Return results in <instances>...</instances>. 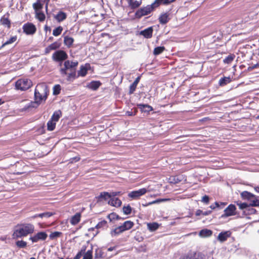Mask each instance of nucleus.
Returning <instances> with one entry per match:
<instances>
[{
	"label": "nucleus",
	"mask_w": 259,
	"mask_h": 259,
	"mask_svg": "<svg viewBox=\"0 0 259 259\" xmlns=\"http://www.w3.org/2000/svg\"><path fill=\"white\" fill-rule=\"evenodd\" d=\"M78 65V62L77 61L66 60L64 62L63 67L60 69L61 75L62 76H66L67 81H73L77 78L76 68Z\"/></svg>",
	"instance_id": "obj_1"
},
{
	"label": "nucleus",
	"mask_w": 259,
	"mask_h": 259,
	"mask_svg": "<svg viewBox=\"0 0 259 259\" xmlns=\"http://www.w3.org/2000/svg\"><path fill=\"white\" fill-rule=\"evenodd\" d=\"M34 231V226L31 224H18L12 234L14 239L26 237L29 234H32Z\"/></svg>",
	"instance_id": "obj_2"
},
{
	"label": "nucleus",
	"mask_w": 259,
	"mask_h": 259,
	"mask_svg": "<svg viewBox=\"0 0 259 259\" xmlns=\"http://www.w3.org/2000/svg\"><path fill=\"white\" fill-rule=\"evenodd\" d=\"M49 93L47 86L45 83L38 84L35 89L34 104L38 106L43 101H45Z\"/></svg>",
	"instance_id": "obj_3"
},
{
	"label": "nucleus",
	"mask_w": 259,
	"mask_h": 259,
	"mask_svg": "<svg viewBox=\"0 0 259 259\" xmlns=\"http://www.w3.org/2000/svg\"><path fill=\"white\" fill-rule=\"evenodd\" d=\"M134 226V223L131 221H126L121 225L116 227L110 231L112 237L116 236L122 232L129 230Z\"/></svg>",
	"instance_id": "obj_4"
},
{
	"label": "nucleus",
	"mask_w": 259,
	"mask_h": 259,
	"mask_svg": "<svg viewBox=\"0 0 259 259\" xmlns=\"http://www.w3.org/2000/svg\"><path fill=\"white\" fill-rule=\"evenodd\" d=\"M155 8H156V7L155 5H153V3L151 5L141 8L136 12L135 14V17L140 19L143 16L150 14Z\"/></svg>",
	"instance_id": "obj_5"
},
{
	"label": "nucleus",
	"mask_w": 259,
	"mask_h": 259,
	"mask_svg": "<svg viewBox=\"0 0 259 259\" xmlns=\"http://www.w3.org/2000/svg\"><path fill=\"white\" fill-rule=\"evenodd\" d=\"M32 85L31 80L28 78H21L15 83V87L17 90L26 91L30 88Z\"/></svg>",
	"instance_id": "obj_6"
},
{
	"label": "nucleus",
	"mask_w": 259,
	"mask_h": 259,
	"mask_svg": "<svg viewBox=\"0 0 259 259\" xmlns=\"http://www.w3.org/2000/svg\"><path fill=\"white\" fill-rule=\"evenodd\" d=\"M179 259H206V256L200 251H190L181 255Z\"/></svg>",
	"instance_id": "obj_7"
},
{
	"label": "nucleus",
	"mask_w": 259,
	"mask_h": 259,
	"mask_svg": "<svg viewBox=\"0 0 259 259\" xmlns=\"http://www.w3.org/2000/svg\"><path fill=\"white\" fill-rule=\"evenodd\" d=\"M68 55L63 50H58L55 51L52 55V59L54 61L62 62L63 61L67 60Z\"/></svg>",
	"instance_id": "obj_8"
},
{
	"label": "nucleus",
	"mask_w": 259,
	"mask_h": 259,
	"mask_svg": "<svg viewBox=\"0 0 259 259\" xmlns=\"http://www.w3.org/2000/svg\"><path fill=\"white\" fill-rule=\"evenodd\" d=\"M23 31L26 35H33L36 31V27L34 24L30 22L25 23L22 27Z\"/></svg>",
	"instance_id": "obj_9"
},
{
	"label": "nucleus",
	"mask_w": 259,
	"mask_h": 259,
	"mask_svg": "<svg viewBox=\"0 0 259 259\" xmlns=\"http://www.w3.org/2000/svg\"><path fill=\"white\" fill-rule=\"evenodd\" d=\"M236 214V207L235 205L231 204L225 209L224 213L221 215V218H225Z\"/></svg>",
	"instance_id": "obj_10"
},
{
	"label": "nucleus",
	"mask_w": 259,
	"mask_h": 259,
	"mask_svg": "<svg viewBox=\"0 0 259 259\" xmlns=\"http://www.w3.org/2000/svg\"><path fill=\"white\" fill-rule=\"evenodd\" d=\"M147 192V189L144 188L138 190L133 191L128 194V197L133 200L138 199Z\"/></svg>",
	"instance_id": "obj_11"
},
{
	"label": "nucleus",
	"mask_w": 259,
	"mask_h": 259,
	"mask_svg": "<svg viewBox=\"0 0 259 259\" xmlns=\"http://www.w3.org/2000/svg\"><path fill=\"white\" fill-rule=\"evenodd\" d=\"M48 237V234L45 232H39L33 236H31L29 239L33 242H37L39 241H45Z\"/></svg>",
	"instance_id": "obj_12"
},
{
	"label": "nucleus",
	"mask_w": 259,
	"mask_h": 259,
	"mask_svg": "<svg viewBox=\"0 0 259 259\" xmlns=\"http://www.w3.org/2000/svg\"><path fill=\"white\" fill-rule=\"evenodd\" d=\"M61 44L60 42L58 41H55L49 46H48L45 50V52L46 54H49L51 51L53 50H57L60 48Z\"/></svg>",
	"instance_id": "obj_13"
},
{
	"label": "nucleus",
	"mask_w": 259,
	"mask_h": 259,
	"mask_svg": "<svg viewBox=\"0 0 259 259\" xmlns=\"http://www.w3.org/2000/svg\"><path fill=\"white\" fill-rule=\"evenodd\" d=\"M231 236V232L230 231L222 232L219 233L218 239L221 242H224Z\"/></svg>",
	"instance_id": "obj_14"
},
{
	"label": "nucleus",
	"mask_w": 259,
	"mask_h": 259,
	"mask_svg": "<svg viewBox=\"0 0 259 259\" xmlns=\"http://www.w3.org/2000/svg\"><path fill=\"white\" fill-rule=\"evenodd\" d=\"M108 204L116 207H120L122 204L121 200L117 197L110 198L108 202Z\"/></svg>",
	"instance_id": "obj_15"
},
{
	"label": "nucleus",
	"mask_w": 259,
	"mask_h": 259,
	"mask_svg": "<svg viewBox=\"0 0 259 259\" xmlns=\"http://www.w3.org/2000/svg\"><path fill=\"white\" fill-rule=\"evenodd\" d=\"M67 16L66 13L62 11H60L54 16V18L58 22L60 23L64 21L67 18Z\"/></svg>",
	"instance_id": "obj_16"
},
{
	"label": "nucleus",
	"mask_w": 259,
	"mask_h": 259,
	"mask_svg": "<svg viewBox=\"0 0 259 259\" xmlns=\"http://www.w3.org/2000/svg\"><path fill=\"white\" fill-rule=\"evenodd\" d=\"M137 106L142 112L149 113L153 110V107L148 104H140Z\"/></svg>",
	"instance_id": "obj_17"
},
{
	"label": "nucleus",
	"mask_w": 259,
	"mask_h": 259,
	"mask_svg": "<svg viewBox=\"0 0 259 259\" xmlns=\"http://www.w3.org/2000/svg\"><path fill=\"white\" fill-rule=\"evenodd\" d=\"M153 31V28L150 27L141 31L140 34L146 38H150L152 37Z\"/></svg>",
	"instance_id": "obj_18"
},
{
	"label": "nucleus",
	"mask_w": 259,
	"mask_h": 259,
	"mask_svg": "<svg viewBox=\"0 0 259 259\" xmlns=\"http://www.w3.org/2000/svg\"><path fill=\"white\" fill-rule=\"evenodd\" d=\"M45 0H37L36 3L33 4L32 7L34 10L35 12L40 11L43 8V3H45Z\"/></svg>",
	"instance_id": "obj_19"
},
{
	"label": "nucleus",
	"mask_w": 259,
	"mask_h": 259,
	"mask_svg": "<svg viewBox=\"0 0 259 259\" xmlns=\"http://www.w3.org/2000/svg\"><path fill=\"white\" fill-rule=\"evenodd\" d=\"M81 213L77 212L74 215H73L70 220V223L72 225H77L80 221L81 219Z\"/></svg>",
	"instance_id": "obj_20"
},
{
	"label": "nucleus",
	"mask_w": 259,
	"mask_h": 259,
	"mask_svg": "<svg viewBox=\"0 0 259 259\" xmlns=\"http://www.w3.org/2000/svg\"><path fill=\"white\" fill-rule=\"evenodd\" d=\"M102 83L98 80V81H92L88 85V88L93 90L96 91L99 89V88L101 85Z\"/></svg>",
	"instance_id": "obj_21"
},
{
	"label": "nucleus",
	"mask_w": 259,
	"mask_h": 259,
	"mask_svg": "<svg viewBox=\"0 0 259 259\" xmlns=\"http://www.w3.org/2000/svg\"><path fill=\"white\" fill-rule=\"evenodd\" d=\"M62 115V113L60 110L55 111L51 116V119L55 122H58Z\"/></svg>",
	"instance_id": "obj_22"
},
{
	"label": "nucleus",
	"mask_w": 259,
	"mask_h": 259,
	"mask_svg": "<svg viewBox=\"0 0 259 259\" xmlns=\"http://www.w3.org/2000/svg\"><path fill=\"white\" fill-rule=\"evenodd\" d=\"M212 231L207 229H202L199 233V236L202 237H210V236L212 235Z\"/></svg>",
	"instance_id": "obj_23"
},
{
	"label": "nucleus",
	"mask_w": 259,
	"mask_h": 259,
	"mask_svg": "<svg viewBox=\"0 0 259 259\" xmlns=\"http://www.w3.org/2000/svg\"><path fill=\"white\" fill-rule=\"evenodd\" d=\"M182 179L178 176H171L168 180V183L172 184H176L182 181Z\"/></svg>",
	"instance_id": "obj_24"
},
{
	"label": "nucleus",
	"mask_w": 259,
	"mask_h": 259,
	"mask_svg": "<svg viewBox=\"0 0 259 259\" xmlns=\"http://www.w3.org/2000/svg\"><path fill=\"white\" fill-rule=\"evenodd\" d=\"M175 1V0H155L153 2V5H155L156 8H157L161 4L167 5Z\"/></svg>",
	"instance_id": "obj_25"
},
{
	"label": "nucleus",
	"mask_w": 259,
	"mask_h": 259,
	"mask_svg": "<svg viewBox=\"0 0 259 259\" xmlns=\"http://www.w3.org/2000/svg\"><path fill=\"white\" fill-rule=\"evenodd\" d=\"M74 42L73 38L69 36H65L64 38V44L68 48H70Z\"/></svg>",
	"instance_id": "obj_26"
},
{
	"label": "nucleus",
	"mask_w": 259,
	"mask_h": 259,
	"mask_svg": "<svg viewBox=\"0 0 259 259\" xmlns=\"http://www.w3.org/2000/svg\"><path fill=\"white\" fill-rule=\"evenodd\" d=\"M241 196L242 199L247 200H249L251 198L255 197V195L254 194L246 191H244L241 192Z\"/></svg>",
	"instance_id": "obj_27"
},
{
	"label": "nucleus",
	"mask_w": 259,
	"mask_h": 259,
	"mask_svg": "<svg viewBox=\"0 0 259 259\" xmlns=\"http://www.w3.org/2000/svg\"><path fill=\"white\" fill-rule=\"evenodd\" d=\"M169 20L168 15L167 13L161 14L159 18V21L161 24H165L168 22Z\"/></svg>",
	"instance_id": "obj_28"
},
{
	"label": "nucleus",
	"mask_w": 259,
	"mask_h": 259,
	"mask_svg": "<svg viewBox=\"0 0 259 259\" xmlns=\"http://www.w3.org/2000/svg\"><path fill=\"white\" fill-rule=\"evenodd\" d=\"M0 22L3 25L7 26L8 28H11V21L8 17H5V16L2 17L1 19Z\"/></svg>",
	"instance_id": "obj_29"
},
{
	"label": "nucleus",
	"mask_w": 259,
	"mask_h": 259,
	"mask_svg": "<svg viewBox=\"0 0 259 259\" xmlns=\"http://www.w3.org/2000/svg\"><path fill=\"white\" fill-rule=\"evenodd\" d=\"M159 227V225L156 222L150 223L147 224L148 229L150 232H154L157 230Z\"/></svg>",
	"instance_id": "obj_30"
},
{
	"label": "nucleus",
	"mask_w": 259,
	"mask_h": 259,
	"mask_svg": "<svg viewBox=\"0 0 259 259\" xmlns=\"http://www.w3.org/2000/svg\"><path fill=\"white\" fill-rule=\"evenodd\" d=\"M35 17L40 22L44 21L46 19V16L41 11L35 12Z\"/></svg>",
	"instance_id": "obj_31"
},
{
	"label": "nucleus",
	"mask_w": 259,
	"mask_h": 259,
	"mask_svg": "<svg viewBox=\"0 0 259 259\" xmlns=\"http://www.w3.org/2000/svg\"><path fill=\"white\" fill-rule=\"evenodd\" d=\"M99 201H101L102 200H106L108 198H110V196L109 195V193L107 192H103L100 193V195L97 197Z\"/></svg>",
	"instance_id": "obj_32"
},
{
	"label": "nucleus",
	"mask_w": 259,
	"mask_h": 259,
	"mask_svg": "<svg viewBox=\"0 0 259 259\" xmlns=\"http://www.w3.org/2000/svg\"><path fill=\"white\" fill-rule=\"evenodd\" d=\"M235 57L234 54H230L223 60L224 63L227 64H231L235 58Z\"/></svg>",
	"instance_id": "obj_33"
},
{
	"label": "nucleus",
	"mask_w": 259,
	"mask_h": 259,
	"mask_svg": "<svg viewBox=\"0 0 259 259\" xmlns=\"http://www.w3.org/2000/svg\"><path fill=\"white\" fill-rule=\"evenodd\" d=\"M87 72H88L87 68L85 67H84V66L81 65L80 67L79 70L78 71L77 76H76L77 77H78V76L84 77L87 75Z\"/></svg>",
	"instance_id": "obj_34"
},
{
	"label": "nucleus",
	"mask_w": 259,
	"mask_h": 259,
	"mask_svg": "<svg viewBox=\"0 0 259 259\" xmlns=\"http://www.w3.org/2000/svg\"><path fill=\"white\" fill-rule=\"evenodd\" d=\"M231 81V79L230 77H224L221 78L219 80V84L220 86H224Z\"/></svg>",
	"instance_id": "obj_35"
},
{
	"label": "nucleus",
	"mask_w": 259,
	"mask_h": 259,
	"mask_svg": "<svg viewBox=\"0 0 259 259\" xmlns=\"http://www.w3.org/2000/svg\"><path fill=\"white\" fill-rule=\"evenodd\" d=\"M56 122L54 121L51 119L47 122V130L49 131H52L55 130L56 125Z\"/></svg>",
	"instance_id": "obj_36"
},
{
	"label": "nucleus",
	"mask_w": 259,
	"mask_h": 259,
	"mask_svg": "<svg viewBox=\"0 0 259 259\" xmlns=\"http://www.w3.org/2000/svg\"><path fill=\"white\" fill-rule=\"evenodd\" d=\"M128 4L131 8L134 9L139 7L141 5V3L137 1L130 0L128 2Z\"/></svg>",
	"instance_id": "obj_37"
},
{
	"label": "nucleus",
	"mask_w": 259,
	"mask_h": 259,
	"mask_svg": "<svg viewBox=\"0 0 259 259\" xmlns=\"http://www.w3.org/2000/svg\"><path fill=\"white\" fill-rule=\"evenodd\" d=\"M17 35L12 36L9 40H8L7 41L4 42L2 45V46L0 47V49L3 48V47H4L5 46H6L7 45H10V44H11L14 42L15 41H16L17 40Z\"/></svg>",
	"instance_id": "obj_38"
},
{
	"label": "nucleus",
	"mask_w": 259,
	"mask_h": 259,
	"mask_svg": "<svg viewBox=\"0 0 259 259\" xmlns=\"http://www.w3.org/2000/svg\"><path fill=\"white\" fill-rule=\"evenodd\" d=\"M62 235V233L61 232L55 231L54 232H52L50 235L49 238L50 240H54L60 237Z\"/></svg>",
	"instance_id": "obj_39"
},
{
	"label": "nucleus",
	"mask_w": 259,
	"mask_h": 259,
	"mask_svg": "<svg viewBox=\"0 0 259 259\" xmlns=\"http://www.w3.org/2000/svg\"><path fill=\"white\" fill-rule=\"evenodd\" d=\"M63 30V27L61 26H59L53 30V35L54 36H58L61 34Z\"/></svg>",
	"instance_id": "obj_40"
},
{
	"label": "nucleus",
	"mask_w": 259,
	"mask_h": 259,
	"mask_svg": "<svg viewBox=\"0 0 259 259\" xmlns=\"http://www.w3.org/2000/svg\"><path fill=\"white\" fill-rule=\"evenodd\" d=\"M122 211L124 214L128 215L132 213V208L130 204L124 205L122 207Z\"/></svg>",
	"instance_id": "obj_41"
},
{
	"label": "nucleus",
	"mask_w": 259,
	"mask_h": 259,
	"mask_svg": "<svg viewBox=\"0 0 259 259\" xmlns=\"http://www.w3.org/2000/svg\"><path fill=\"white\" fill-rule=\"evenodd\" d=\"M165 50V48L163 46L157 47L154 49L153 54L155 56L161 54Z\"/></svg>",
	"instance_id": "obj_42"
},
{
	"label": "nucleus",
	"mask_w": 259,
	"mask_h": 259,
	"mask_svg": "<svg viewBox=\"0 0 259 259\" xmlns=\"http://www.w3.org/2000/svg\"><path fill=\"white\" fill-rule=\"evenodd\" d=\"M86 246H83L81 248V250L77 253L73 259H79L82 255L84 253L86 250Z\"/></svg>",
	"instance_id": "obj_43"
},
{
	"label": "nucleus",
	"mask_w": 259,
	"mask_h": 259,
	"mask_svg": "<svg viewBox=\"0 0 259 259\" xmlns=\"http://www.w3.org/2000/svg\"><path fill=\"white\" fill-rule=\"evenodd\" d=\"M107 222L105 220H103L99 222L96 226L97 229H100L104 227H107Z\"/></svg>",
	"instance_id": "obj_44"
},
{
	"label": "nucleus",
	"mask_w": 259,
	"mask_h": 259,
	"mask_svg": "<svg viewBox=\"0 0 259 259\" xmlns=\"http://www.w3.org/2000/svg\"><path fill=\"white\" fill-rule=\"evenodd\" d=\"M236 204L239 206V208L240 209H244L245 208H246L247 207L250 206L249 204H248L247 203L245 202H241L239 201H237Z\"/></svg>",
	"instance_id": "obj_45"
},
{
	"label": "nucleus",
	"mask_w": 259,
	"mask_h": 259,
	"mask_svg": "<svg viewBox=\"0 0 259 259\" xmlns=\"http://www.w3.org/2000/svg\"><path fill=\"white\" fill-rule=\"evenodd\" d=\"M93 251L92 250H88L86 252H84L83 254V256L82 259H92Z\"/></svg>",
	"instance_id": "obj_46"
},
{
	"label": "nucleus",
	"mask_w": 259,
	"mask_h": 259,
	"mask_svg": "<svg viewBox=\"0 0 259 259\" xmlns=\"http://www.w3.org/2000/svg\"><path fill=\"white\" fill-rule=\"evenodd\" d=\"M220 205H223V206H225L226 205H227V203L226 202H220V204L219 202H215L214 204L211 205L209 207L211 209H214L215 208H216L217 207H219L220 206Z\"/></svg>",
	"instance_id": "obj_47"
},
{
	"label": "nucleus",
	"mask_w": 259,
	"mask_h": 259,
	"mask_svg": "<svg viewBox=\"0 0 259 259\" xmlns=\"http://www.w3.org/2000/svg\"><path fill=\"white\" fill-rule=\"evenodd\" d=\"M16 244L19 248H25L27 246V242L23 240H19L16 242Z\"/></svg>",
	"instance_id": "obj_48"
},
{
	"label": "nucleus",
	"mask_w": 259,
	"mask_h": 259,
	"mask_svg": "<svg viewBox=\"0 0 259 259\" xmlns=\"http://www.w3.org/2000/svg\"><path fill=\"white\" fill-rule=\"evenodd\" d=\"M61 89V86L59 84L55 85L53 88V94L54 95L59 94Z\"/></svg>",
	"instance_id": "obj_49"
},
{
	"label": "nucleus",
	"mask_w": 259,
	"mask_h": 259,
	"mask_svg": "<svg viewBox=\"0 0 259 259\" xmlns=\"http://www.w3.org/2000/svg\"><path fill=\"white\" fill-rule=\"evenodd\" d=\"M103 253L100 249H97L95 251V257L96 258H101L103 257Z\"/></svg>",
	"instance_id": "obj_50"
},
{
	"label": "nucleus",
	"mask_w": 259,
	"mask_h": 259,
	"mask_svg": "<svg viewBox=\"0 0 259 259\" xmlns=\"http://www.w3.org/2000/svg\"><path fill=\"white\" fill-rule=\"evenodd\" d=\"M53 215L52 212H46L41 213H39V218H42L44 217L45 218H49Z\"/></svg>",
	"instance_id": "obj_51"
},
{
	"label": "nucleus",
	"mask_w": 259,
	"mask_h": 259,
	"mask_svg": "<svg viewBox=\"0 0 259 259\" xmlns=\"http://www.w3.org/2000/svg\"><path fill=\"white\" fill-rule=\"evenodd\" d=\"M137 87V85L133 83L132 84H131V85L130 86L128 94L130 95L133 94L134 93V92L136 91Z\"/></svg>",
	"instance_id": "obj_52"
},
{
	"label": "nucleus",
	"mask_w": 259,
	"mask_h": 259,
	"mask_svg": "<svg viewBox=\"0 0 259 259\" xmlns=\"http://www.w3.org/2000/svg\"><path fill=\"white\" fill-rule=\"evenodd\" d=\"M109 195L111 198H113L116 196L121 195V192L120 191L111 192L109 193Z\"/></svg>",
	"instance_id": "obj_53"
},
{
	"label": "nucleus",
	"mask_w": 259,
	"mask_h": 259,
	"mask_svg": "<svg viewBox=\"0 0 259 259\" xmlns=\"http://www.w3.org/2000/svg\"><path fill=\"white\" fill-rule=\"evenodd\" d=\"M116 213L112 212L108 214L107 218L109 219L110 222L115 220Z\"/></svg>",
	"instance_id": "obj_54"
},
{
	"label": "nucleus",
	"mask_w": 259,
	"mask_h": 259,
	"mask_svg": "<svg viewBox=\"0 0 259 259\" xmlns=\"http://www.w3.org/2000/svg\"><path fill=\"white\" fill-rule=\"evenodd\" d=\"M250 206H259V200L255 199L251 201V203L249 204Z\"/></svg>",
	"instance_id": "obj_55"
},
{
	"label": "nucleus",
	"mask_w": 259,
	"mask_h": 259,
	"mask_svg": "<svg viewBox=\"0 0 259 259\" xmlns=\"http://www.w3.org/2000/svg\"><path fill=\"white\" fill-rule=\"evenodd\" d=\"M80 160V157L79 156H75L72 158H71L69 159V163H72L74 162H78Z\"/></svg>",
	"instance_id": "obj_56"
},
{
	"label": "nucleus",
	"mask_w": 259,
	"mask_h": 259,
	"mask_svg": "<svg viewBox=\"0 0 259 259\" xmlns=\"http://www.w3.org/2000/svg\"><path fill=\"white\" fill-rule=\"evenodd\" d=\"M201 201L205 204H208L209 202V196L205 195L202 197Z\"/></svg>",
	"instance_id": "obj_57"
},
{
	"label": "nucleus",
	"mask_w": 259,
	"mask_h": 259,
	"mask_svg": "<svg viewBox=\"0 0 259 259\" xmlns=\"http://www.w3.org/2000/svg\"><path fill=\"white\" fill-rule=\"evenodd\" d=\"M164 200V199H158L152 202H149L147 205L154 204L156 203V202H162Z\"/></svg>",
	"instance_id": "obj_58"
},
{
	"label": "nucleus",
	"mask_w": 259,
	"mask_h": 259,
	"mask_svg": "<svg viewBox=\"0 0 259 259\" xmlns=\"http://www.w3.org/2000/svg\"><path fill=\"white\" fill-rule=\"evenodd\" d=\"M196 216H199L201 214H203V211L200 209H197L195 213Z\"/></svg>",
	"instance_id": "obj_59"
},
{
	"label": "nucleus",
	"mask_w": 259,
	"mask_h": 259,
	"mask_svg": "<svg viewBox=\"0 0 259 259\" xmlns=\"http://www.w3.org/2000/svg\"><path fill=\"white\" fill-rule=\"evenodd\" d=\"M140 76H138V77H137L135 81H134L133 83L137 85L140 81Z\"/></svg>",
	"instance_id": "obj_60"
},
{
	"label": "nucleus",
	"mask_w": 259,
	"mask_h": 259,
	"mask_svg": "<svg viewBox=\"0 0 259 259\" xmlns=\"http://www.w3.org/2000/svg\"><path fill=\"white\" fill-rule=\"evenodd\" d=\"M49 2H50V0H45V2L42 3L43 4L45 3V9L47 11H48Z\"/></svg>",
	"instance_id": "obj_61"
},
{
	"label": "nucleus",
	"mask_w": 259,
	"mask_h": 259,
	"mask_svg": "<svg viewBox=\"0 0 259 259\" xmlns=\"http://www.w3.org/2000/svg\"><path fill=\"white\" fill-rule=\"evenodd\" d=\"M211 212H212L211 210L206 211L203 212V215H205V216L211 214Z\"/></svg>",
	"instance_id": "obj_62"
},
{
	"label": "nucleus",
	"mask_w": 259,
	"mask_h": 259,
	"mask_svg": "<svg viewBox=\"0 0 259 259\" xmlns=\"http://www.w3.org/2000/svg\"><path fill=\"white\" fill-rule=\"evenodd\" d=\"M116 247L115 246H114V247H110L109 248H108L107 249V250L109 251H111L113 250H114L115 249Z\"/></svg>",
	"instance_id": "obj_63"
},
{
	"label": "nucleus",
	"mask_w": 259,
	"mask_h": 259,
	"mask_svg": "<svg viewBox=\"0 0 259 259\" xmlns=\"http://www.w3.org/2000/svg\"><path fill=\"white\" fill-rule=\"evenodd\" d=\"M116 217V218H115V220H119L121 219V217H119V216L118 214H117L116 213V217Z\"/></svg>",
	"instance_id": "obj_64"
}]
</instances>
